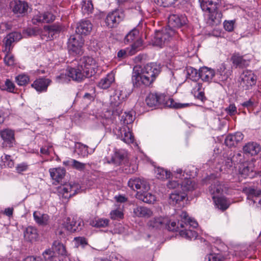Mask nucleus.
Segmentation results:
<instances>
[{"label":"nucleus","mask_w":261,"mask_h":261,"mask_svg":"<svg viewBox=\"0 0 261 261\" xmlns=\"http://www.w3.org/2000/svg\"><path fill=\"white\" fill-rule=\"evenodd\" d=\"M215 74L214 69L206 67H203L199 70V76L204 82H210Z\"/></svg>","instance_id":"nucleus-26"},{"label":"nucleus","mask_w":261,"mask_h":261,"mask_svg":"<svg viewBox=\"0 0 261 261\" xmlns=\"http://www.w3.org/2000/svg\"><path fill=\"white\" fill-rule=\"evenodd\" d=\"M0 89L3 91L13 93H16L17 90L14 83L8 79H6L4 85L0 86Z\"/></svg>","instance_id":"nucleus-42"},{"label":"nucleus","mask_w":261,"mask_h":261,"mask_svg":"<svg viewBox=\"0 0 261 261\" xmlns=\"http://www.w3.org/2000/svg\"><path fill=\"white\" fill-rule=\"evenodd\" d=\"M169 223V219L167 217H155L150 219L147 222V226L149 228L161 229L166 226Z\"/></svg>","instance_id":"nucleus-17"},{"label":"nucleus","mask_w":261,"mask_h":261,"mask_svg":"<svg viewBox=\"0 0 261 261\" xmlns=\"http://www.w3.org/2000/svg\"><path fill=\"white\" fill-rule=\"evenodd\" d=\"M164 94L157 93H149L145 99V102L149 107L161 106V100L164 99Z\"/></svg>","instance_id":"nucleus-18"},{"label":"nucleus","mask_w":261,"mask_h":261,"mask_svg":"<svg viewBox=\"0 0 261 261\" xmlns=\"http://www.w3.org/2000/svg\"><path fill=\"white\" fill-rule=\"evenodd\" d=\"M109 223V220L103 218H95L90 222L91 226L97 228L107 227Z\"/></svg>","instance_id":"nucleus-44"},{"label":"nucleus","mask_w":261,"mask_h":261,"mask_svg":"<svg viewBox=\"0 0 261 261\" xmlns=\"http://www.w3.org/2000/svg\"><path fill=\"white\" fill-rule=\"evenodd\" d=\"M29 168V165L25 163L19 164L16 167V170L18 173L21 174L26 171Z\"/></svg>","instance_id":"nucleus-59"},{"label":"nucleus","mask_w":261,"mask_h":261,"mask_svg":"<svg viewBox=\"0 0 261 261\" xmlns=\"http://www.w3.org/2000/svg\"><path fill=\"white\" fill-rule=\"evenodd\" d=\"M188 74L190 76V78L193 80H196L199 76V72L197 70L191 67L187 68Z\"/></svg>","instance_id":"nucleus-57"},{"label":"nucleus","mask_w":261,"mask_h":261,"mask_svg":"<svg viewBox=\"0 0 261 261\" xmlns=\"http://www.w3.org/2000/svg\"><path fill=\"white\" fill-rule=\"evenodd\" d=\"M49 172L52 179L59 183L64 178L66 170L63 168H56L50 169Z\"/></svg>","instance_id":"nucleus-30"},{"label":"nucleus","mask_w":261,"mask_h":261,"mask_svg":"<svg viewBox=\"0 0 261 261\" xmlns=\"http://www.w3.org/2000/svg\"><path fill=\"white\" fill-rule=\"evenodd\" d=\"M135 187L137 192H143L150 189L148 182L144 178H136L133 180L132 188Z\"/></svg>","instance_id":"nucleus-27"},{"label":"nucleus","mask_w":261,"mask_h":261,"mask_svg":"<svg viewBox=\"0 0 261 261\" xmlns=\"http://www.w3.org/2000/svg\"><path fill=\"white\" fill-rule=\"evenodd\" d=\"M121 140L127 144H130V130L128 126L121 130Z\"/></svg>","instance_id":"nucleus-46"},{"label":"nucleus","mask_w":261,"mask_h":261,"mask_svg":"<svg viewBox=\"0 0 261 261\" xmlns=\"http://www.w3.org/2000/svg\"><path fill=\"white\" fill-rule=\"evenodd\" d=\"M24 238L28 241H35L38 238L37 230L32 226H28L23 232Z\"/></svg>","instance_id":"nucleus-36"},{"label":"nucleus","mask_w":261,"mask_h":261,"mask_svg":"<svg viewBox=\"0 0 261 261\" xmlns=\"http://www.w3.org/2000/svg\"><path fill=\"white\" fill-rule=\"evenodd\" d=\"M10 7L14 14L18 16H23L27 13L29 6L25 1L13 0L10 2Z\"/></svg>","instance_id":"nucleus-12"},{"label":"nucleus","mask_w":261,"mask_h":261,"mask_svg":"<svg viewBox=\"0 0 261 261\" xmlns=\"http://www.w3.org/2000/svg\"><path fill=\"white\" fill-rule=\"evenodd\" d=\"M231 72L229 70L226 69V66L225 63H222L217 70L216 74L219 75L220 81L226 80L230 75Z\"/></svg>","instance_id":"nucleus-41"},{"label":"nucleus","mask_w":261,"mask_h":261,"mask_svg":"<svg viewBox=\"0 0 261 261\" xmlns=\"http://www.w3.org/2000/svg\"><path fill=\"white\" fill-rule=\"evenodd\" d=\"M175 35V32L173 29L169 26L166 27L161 31L155 32L154 38L152 40V44L154 46L162 47Z\"/></svg>","instance_id":"nucleus-4"},{"label":"nucleus","mask_w":261,"mask_h":261,"mask_svg":"<svg viewBox=\"0 0 261 261\" xmlns=\"http://www.w3.org/2000/svg\"><path fill=\"white\" fill-rule=\"evenodd\" d=\"M231 61L236 67L243 68L249 65V61L244 59L243 57L239 54H234L231 57Z\"/></svg>","instance_id":"nucleus-31"},{"label":"nucleus","mask_w":261,"mask_h":261,"mask_svg":"<svg viewBox=\"0 0 261 261\" xmlns=\"http://www.w3.org/2000/svg\"><path fill=\"white\" fill-rule=\"evenodd\" d=\"M123 19L124 14L122 12L114 11L107 15L105 23L109 28H114L117 27Z\"/></svg>","instance_id":"nucleus-13"},{"label":"nucleus","mask_w":261,"mask_h":261,"mask_svg":"<svg viewBox=\"0 0 261 261\" xmlns=\"http://www.w3.org/2000/svg\"><path fill=\"white\" fill-rule=\"evenodd\" d=\"M84 42L80 36L71 35L68 39L67 47L70 55L75 56L83 53Z\"/></svg>","instance_id":"nucleus-7"},{"label":"nucleus","mask_w":261,"mask_h":261,"mask_svg":"<svg viewBox=\"0 0 261 261\" xmlns=\"http://www.w3.org/2000/svg\"><path fill=\"white\" fill-rule=\"evenodd\" d=\"M190 227L193 228L192 226L189 225L187 227L185 225V227L179 231V234L181 237L187 239L192 240L196 239L198 236L197 233L190 229Z\"/></svg>","instance_id":"nucleus-35"},{"label":"nucleus","mask_w":261,"mask_h":261,"mask_svg":"<svg viewBox=\"0 0 261 261\" xmlns=\"http://www.w3.org/2000/svg\"><path fill=\"white\" fill-rule=\"evenodd\" d=\"M148 191L143 192H137L136 197L137 199L147 203H153L156 200L155 195L148 192Z\"/></svg>","instance_id":"nucleus-28"},{"label":"nucleus","mask_w":261,"mask_h":261,"mask_svg":"<svg viewBox=\"0 0 261 261\" xmlns=\"http://www.w3.org/2000/svg\"><path fill=\"white\" fill-rule=\"evenodd\" d=\"M97 67L96 61L92 57L83 56L80 59L76 69L81 70L85 79L94 75L97 72Z\"/></svg>","instance_id":"nucleus-3"},{"label":"nucleus","mask_w":261,"mask_h":261,"mask_svg":"<svg viewBox=\"0 0 261 261\" xmlns=\"http://www.w3.org/2000/svg\"><path fill=\"white\" fill-rule=\"evenodd\" d=\"M80 190V186L78 184H68L58 187V193L60 197L64 199H68L77 194Z\"/></svg>","instance_id":"nucleus-9"},{"label":"nucleus","mask_w":261,"mask_h":261,"mask_svg":"<svg viewBox=\"0 0 261 261\" xmlns=\"http://www.w3.org/2000/svg\"><path fill=\"white\" fill-rule=\"evenodd\" d=\"M83 225V220L77 217H68L65 222V227L71 232L81 230Z\"/></svg>","instance_id":"nucleus-14"},{"label":"nucleus","mask_w":261,"mask_h":261,"mask_svg":"<svg viewBox=\"0 0 261 261\" xmlns=\"http://www.w3.org/2000/svg\"><path fill=\"white\" fill-rule=\"evenodd\" d=\"M213 199L217 207L223 211L226 210L230 204V201L224 197H215L214 196Z\"/></svg>","instance_id":"nucleus-39"},{"label":"nucleus","mask_w":261,"mask_h":261,"mask_svg":"<svg viewBox=\"0 0 261 261\" xmlns=\"http://www.w3.org/2000/svg\"><path fill=\"white\" fill-rule=\"evenodd\" d=\"M134 214L138 217L149 218L153 215V212L147 207L140 206L134 209Z\"/></svg>","instance_id":"nucleus-29"},{"label":"nucleus","mask_w":261,"mask_h":261,"mask_svg":"<svg viewBox=\"0 0 261 261\" xmlns=\"http://www.w3.org/2000/svg\"><path fill=\"white\" fill-rule=\"evenodd\" d=\"M52 248L54 250L53 252L54 254L57 253L59 255L62 256L67 255V251L66 249L65 246L58 241H55L54 242Z\"/></svg>","instance_id":"nucleus-40"},{"label":"nucleus","mask_w":261,"mask_h":261,"mask_svg":"<svg viewBox=\"0 0 261 261\" xmlns=\"http://www.w3.org/2000/svg\"><path fill=\"white\" fill-rule=\"evenodd\" d=\"M33 217L35 222L40 225H46L48 223L49 216L46 214H41L38 211H35Z\"/></svg>","instance_id":"nucleus-38"},{"label":"nucleus","mask_w":261,"mask_h":261,"mask_svg":"<svg viewBox=\"0 0 261 261\" xmlns=\"http://www.w3.org/2000/svg\"><path fill=\"white\" fill-rule=\"evenodd\" d=\"M187 196V194L184 192H178L174 191L172 193L170 196V202L173 204H176L181 201H182Z\"/></svg>","instance_id":"nucleus-43"},{"label":"nucleus","mask_w":261,"mask_h":261,"mask_svg":"<svg viewBox=\"0 0 261 261\" xmlns=\"http://www.w3.org/2000/svg\"><path fill=\"white\" fill-rule=\"evenodd\" d=\"M185 225L187 227L189 225L192 226L193 228H196L198 223L193 219L189 217L186 212H182L180 214V220L176 222H171L168 225V229L170 231H180L181 229L185 227Z\"/></svg>","instance_id":"nucleus-6"},{"label":"nucleus","mask_w":261,"mask_h":261,"mask_svg":"<svg viewBox=\"0 0 261 261\" xmlns=\"http://www.w3.org/2000/svg\"><path fill=\"white\" fill-rule=\"evenodd\" d=\"M56 19V16L50 12H45L43 13V19L44 23H51Z\"/></svg>","instance_id":"nucleus-53"},{"label":"nucleus","mask_w":261,"mask_h":261,"mask_svg":"<svg viewBox=\"0 0 261 261\" xmlns=\"http://www.w3.org/2000/svg\"><path fill=\"white\" fill-rule=\"evenodd\" d=\"M21 39V35L20 33L14 32L7 35L4 39L5 51L10 52L12 49V43L15 41H18Z\"/></svg>","instance_id":"nucleus-21"},{"label":"nucleus","mask_w":261,"mask_h":261,"mask_svg":"<svg viewBox=\"0 0 261 261\" xmlns=\"http://www.w3.org/2000/svg\"><path fill=\"white\" fill-rule=\"evenodd\" d=\"M34 24L37 23H44V19H43V13H39L35 16L32 19Z\"/></svg>","instance_id":"nucleus-63"},{"label":"nucleus","mask_w":261,"mask_h":261,"mask_svg":"<svg viewBox=\"0 0 261 261\" xmlns=\"http://www.w3.org/2000/svg\"><path fill=\"white\" fill-rule=\"evenodd\" d=\"M160 71V66L154 63L148 64L143 68L140 65L135 66L133 68V75L134 86H149L154 81Z\"/></svg>","instance_id":"nucleus-1"},{"label":"nucleus","mask_w":261,"mask_h":261,"mask_svg":"<svg viewBox=\"0 0 261 261\" xmlns=\"http://www.w3.org/2000/svg\"><path fill=\"white\" fill-rule=\"evenodd\" d=\"M209 191L213 196L217 197V195H219L226 192L227 191V187L225 184L221 183L218 180H215L213 184L209 187Z\"/></svg>","instance_id":"nucleus-25"},{"label":"nucleus","mask_w":261,"mask_h":261,"mask_svg":"<svg viewBox=\"0 0 261 261\" xmlns=\"http://www.w3.org/2000/svg\"><path fill=\"white\" fill-rule=\"evenodd\" d=\"M155 174L158 179H164L170 176V173L164 169L160 167L156 168L155 169Z\"/></svg>","instance_id":"nucleus-49"},{"label":"nucleus","mask_w":261,"mask_h":261,"mask_svg":"<svg viewBox=\"0 0 261 261\" xmlns=\"http://www.w3.org/2000/svg\"><path fill=\"white\" fill-rule=\"evenodd\" d=\"M51 82V81L49 79L40 77L34 81L31 85V87L39 93L45 92L47 91L48 87Z\"/></svg>","instance_id":"nucleus-16"},{"label":"nucleus","mask_w":261,"mask_h":261,"mask_svg":"<svg viewBox=\"0 0 261 261\" xmlns=\"http://www.w3.org/2000/svg\"><path fill=\"white\" fill-rule=\"evenodd\" d=\"M187 21L185 15L172 14L168 18L169 24L173 27L180 28L187 24Z\"/></svg>","instance_id":"nucleus-19"},{"label":"nucleus","mask_w":261,"mask_h":261,"mask_svg":"<svg viewBox=\"0 0 261 261\" xmlns=\"http://www.w3.org/2000/svg\"><path fill=\"white\" fill-rule=\"evenodd\" d=\"M72 168L78 171H84L86 168V164L81 163L75 159L72 161Z\"/></svg>","instance_id":"nucleus-54"},{"label":"nucleus","mask_w":261,"mask_h":261,"mask_svg":"<svg viewBox=\"0 0 261 261\" xmlns=\"http://www.w3.org/2000/svg\"><path fill=\"white\" fill-rule=\"evenodd\" d=\"M45 261H59V257L54 255L53 251L48 249L45 250L42 253Z\"/></svg>","instance_id":"nucleus-47"},{"label":"nucleus","mask_w":261,"mask_h":261,"mask_svg":"<svg viewBox=\"0 0 261 261\" xmlns=\"http://www.w3.org/2000/svg\"><path fill=\"white\" fill-rule=\"evenodd\" d=\"M185 177V173H182L181 169H177L174 173V175L176 178L180 179V188L182 191L185 193L187 191H192L194 190L197 185L195 182L193 181L191 177H188V174Z\"/></svg>","instance_id":"nucleus-8"},{"label":"nucleus","mask_w":261,"mask_h":261,"mask_svg":"<svg viewBox=\"0 0 261 261\" xmlns=\"http://www.w3.org/2000/svg\"><path fill=\"white\" fill-rule=\"evenodd\" d=\"M115 81L114 74L112 72L109 73L101 79L98 83V86L103 89L109 88Z\"/></svg>","instance_id":"nucleus-33"},{"label":"nucleus","mask_w":261,"mask_h":261,"mask_svg":"<svg viewBox=\"0 0 261 261\" xmlns=\"http://www.w3.org/2000/svg\"><path fill=\"white\" fill-rule=\"evenodd\" d=\"M0 137L4 147L10 148L15 144V132L11 129L7 128L0 130Z\"/></svg>","instance_id":"nucleus-11"},{"label":"nucleus","mask_w":261,"mask_h":261,"mask_svg":"<svg viewBox=\"0 0 261 261\" xmlns=\"http://www.w3.org/2000/svg\"><path fill=\"white\" fill-rule=\"evenodd\" d=\"M157 5L164 7H169L174 4L177 0H154Z\"/></svg>","instance_id":"nucleus-56"},{"label":"nucleus","mask_w":261,"mask_h":261,"mask_svg":"<svg viewBox=\"0 0 261 261\" xmlns=\"http://www.w3.org/2000/svg\"><path fill=\"white\" fill-rule=\"evenodd\" d=\"M110 215L111 218L113 220H120L123 218V213L117 210L112 211Z\"/></svg>","instance_id":"nucleus-55"},{"label":"nucleus","mask_w":261,"mask_h":261,"mask_svg":"<svg viewBox=\"0 0 261 261\" xmlns=\"http://www.w3.org/2000/svg\"><path fill=\"white\" fill-rule=\"evenodd\" d=\"M203 11L207 12L208 20L212 24H218L221 21L222 13L218 10L220 0H199Z\"/></svg>","instance_id":"nucleus-2"},{"label":"nucleus","mask_w":261,"mask_h":261,"mask_svg":"<svg viewBox=\"0 0 261 261\" xmlns=\"http://www.w3.org/2000/svg\"><path fill=\"white\" fill-rule=\"evenodd\" d=\"M192 92L194 96L199 100H203L205 98L204 88L201 83L195 82Z\"/></svg>","instance_id":"nucleus-37"},{"label":"nucleus","mask_w":261,"mask_h":261,"mask_svg":"<svg viewBox=\"0 0 261 261\" xmlns=\"http://www.w3.org/2000/svg\"><path fill=\"white\" fill-rule=\"evenodd\" d=\"M178 180H170L168 184L167 187L170 189H175L180 186V179L178 178Z\"/></svg>","instance_id":"nucleus-62"},{"label":"nucleus","mask_w":261,"mask_h":261,"mask_svg":"<svg viewBox=\"0 0 261 261\" xmlns=\"http://www.w3.org/2000/svg\"><path fill=\"white\" fill-rule=\"evenodd\" d=\"M225 112L230 116H233L237 113V109L234 104H230L225 109Z\"/></svg>","instance_id":"nucleus-60"},{"label":"nucleus","mask_w":261,"mask_h":261,"mask_svg":"<svg viewBox=\"0 0 261 261\" xmlns=\"http://www.w3.org/2000/svg\"><path fill=\"white\" fill-rule=\"evenodd\" d=\"M126 156V154L124 150L115 149L114 154L112 156L110 163L116 165H119Z\"/></svg>","instance_id":"nucleus-34"},{"label":"nucleus","mask_w":261,"mask_h":261,"mask_svg":"<svg viewBox=\"0 0 261 261\" xmlns=\"http://www.w3.org/2000/svg\"><path fill=\"white\" fill-rule=\"evenodd\" d=\"M44 29L48 33L51 38H54V36L60 34L64 30V26L60 22H56L51 25H45Z\"/></svg>","instance_id":"nucleus-22"},{"label":"nucleus","mask_w":261,"mask_h":261,"mask_svg":"<svg viewBox=\"0 0 261 261\" xmlns=\"http://www.w3.org/2000/svg\"><path fill=\"white\" fill-rule=\"evenodd\" d=\"M243 150L246 153L254 155H256L260 151L261 147L256 142H249L244 146Z\"/></svg>","instance_id":"nucleus-32"},{"label":"nucleus","mask_w":261,"mask_h":261,"mask_svg":"<svg viewBox=\"0 0 261 261\" xmlns=\"http://www.w3.org/2000/svg\"><path fill=\"white\" fill-rule=\"evenodd\" d=\"M239 173L245 178L252 176V169L246 164L239 166Z\"/></svg>","instance_id":"nucleus-45"},{"label":"nucleus","mask_w":261,"mask_h":261,"mask_svg":"<svg viewBox=\"0 0 261 261\" xmlns=\"http://www.w3.org/2000/svg\"><path fill=\"white\" fill-rule=\"evenodd\" d=\"M92 29V24L89 20H82L76 25V33L79 35H87Z\"/></svg>","instance_id":"nucleus-20"},{"label":"nucleus","mask_w":261,"mask_h":261,"mask_svg":"<svg viewBox=\"0 0 261 261\" xmlns=\"http://www.w3.org/2000/svg\"><path fill=\"white\" fill-rule=\"evenodd\" d=\"M77 82H81L84 79V74L81 70L76 68L68 67L66 73H61L56 76V81L60 83H66L70 79Z\"/></svg>","instance_id":"nucleus-5"},{"label":"nucleus","mask_w":261,"mask_h":261,"mask_svg":"<svg viewBox=\"0 0 261 261\" xmlns=\"http://www.w3.org/2000/svg\"><path fill=\"white\" fill-rule=\"evenodd\" d=\"M143 48V42L140 37H138L136 40L132 43V55L141 50Z\"/></svg>","instance_id":"nucleus-50"},{"label":"nucleus","mask_w":261,"mask_h":261,"mask_svg":"<svg viewBox=\"0 0 261 261\" xmlns=\"http://www.w3.org/2000/svg\"><path fill=\"white\" fill-rule=\"evenodd\" d=\"M247 200L250 205L257 203V206L261 209V191L249 188L246 189Z\"/></svg>","instance_id":"nucleus-15"},{"label":"nucleus","mask_w":261,"mask_h":261,"mask_svg":"<svg viewBox=\"0 0 261 261\" xmlns=\"http://www.w3.org/2000/svg\"><path fill=\"white\" fill-rule=\"evenodd\" d=\"M240 84L246 90H249L255 85L256 76L249 70H244L240 75Z\"/></svg>","instance_id":"nucleus-10"},{"label":"nucleus","mask_w":261,"mask_h":261,"mask_svg":"<svg viewBox=\"0 0 261 261\" xmlns=\"http://www.w3.org/2000/svg\"><path fill=\"white\" fill-rule=\"evenodd\" d=\"M130 52V50L128 49H121L117 53V57L120 59H125L127 56V54H129Z\"/></svg>","instance_id":"nucleus-64"},{"label":"nucleus","mask_w":261,"mask_h":261,"mask_svg":"<svg viewBox=\"0 0 261 261\" xmlns=\"http://www.w3.org/2000/svg\"><path fill=\"white\" fill-rule=\"evenodd\" d=\"M234 20H225L223 22L224 29L228 32H232L234 29Z\"/></svg>","instance_id":"nucleus-58"},{"label":"nucleus","mask_w":261,"mask_h":261,"mask_svg":"<svg viewBox=\"0 0 261 261\" xmlns=\"http://www.w3.org/2000/svg\"><path fill=\"white\" fill-rule=\"evenodd\" d=\"M161 106L174 109H180L189 106V103H177L174 100L168 96L164 95V97L161 100Z\"/></svg>","instance_id":"nucleus-24"},{"label":"nucleus","mask_w":261,"mask_h":261,"mask_svg":"<svg viewBox=\"0 0 261 261\" xmlns=\"http://www.w3.org/2000/svg\"><path fill=\"white\" fill-rule=\"evenodd\" d=\"M29 81V76L24 74H19L15 77V82L20 86H25Z\"/></svg>","instance_id":"nucleus-48"},{"label":"nucleus","mask_w":261,"mask_h":261,"mask_svg":"<svg viewBox=\"0 0 261 261\" xmlns=\"http://www.w3.org/2000/svg\"><path fill=\"white\" fill-rule=\"evenodd\" d=\"M82 11L85 13L89 14L92 12L93 6L91 0H86L83 2L82 7Z\"/></svg>","instance_id":"nucleus-51"},{"label":"nucleus","mask_w":261,"mask_h":261,"mask_svg":"<svg viewBox=\"0 0 261 261\" xmlns=\"http://www.w3.org/2000/svg\"><path fill=\"white\" fill-rule=\"evenodd\" d=\"M244 138L243 134L241 132H237L234 134L228 135L225 140V144L228 147L236 146L238 143L242 141Z\"/></svg>","instance_id":"nucleus-23"},{"label":"nucleus","mask_w":261,"mask_h":261,"mask_svg":"<svg viewBox=\"0 0 261 261\" xmlns=\"http://www.w3.org/2000/svg\"><path fill=\"white\" fill-rule=\"evenodd\" d=\"M205 261H221V259L220 255L212 253L208 254L205 257Z\"/></svg>","instance_id":"nucleus-61"},{"label":"nucleus","mask_w":261,"mask_h":261,"mask_svg":"<svg viewBox=\"0 0 261 261\" xmlns=\"http://www.w3.org/2000/svg\"><path fill=\"white\" fill-rule=\"evenodd\" d=\"M8 52L4 58V61L7 66H12L15 64V59L13 55Z\"/></svg>","instance_id":"nucleus-52"}]
</instances>
